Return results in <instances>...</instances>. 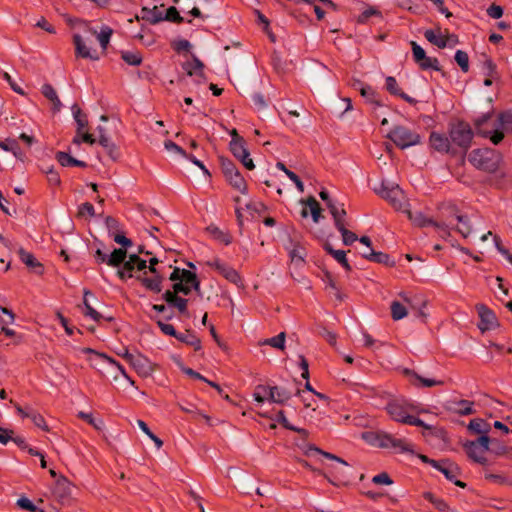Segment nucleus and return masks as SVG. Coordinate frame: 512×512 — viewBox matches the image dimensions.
<instances>
[{
  "mask_svg": "<svg viewBox=\"0 0 512 512\" xmlns=\"http://www.w3.org/2000/svg\"><path fill=\"white\" fill-rule=\"evenodd\" d=\"M468 161L477 170L494 174L503 162L502 154L492 148H476L468 155Z\"/></svg>",
  "mask_w": 512,
  "mask_h": 512,
  "instance_id": "1",
  "label": "nucleus"
},
{
  "mask_svg": "<svg viewBox=\"0 0 512 512\" xmlns=\"http://www.w3.org/2000/svg\"><path fill=\"white\" fill-rule=\"evenodd\" d=\"M362 439L368 444L382 449H392L398 453L414 454L412 446L403 439H398L385 431H366Z\"/></svg>",
  "mask_w": 512,
  "mask_h": 512,
  "instance_id": "2",
  "label": "nucleus"
},
{
  "mask_svg": "<svg viewBox=\"0 0 512 512\" xmlns=\"http://www.w3.org/2000/svg\"><path fill=\"white\" fill-rule=\"evenodd\" d=\"M448 135L452 145L459 150L462 160L471 147L474 131L464 120L456 119L448 123Z\"/></svg>",
  "mask_w": 512,
  "mask_h": 512,
  "instance_id": "3",
  "label": "nucleus"
},
{
  "mask_svg": "<svg viewBox=\"0 0 512 512\" xmlns=\"http://www.w3.org/2000/svg\"><path fill=\"white\" fill-rule=\"evenodd\" d=\"M386 137L401 150L419 145L422 142L419 133L403 125H395Z\"/></svg>",
  "mask_w": 512,
  "mask_h": 512,
  "instance_id": "4",
  "label": "nucleus"
},
{
  "mask_svg": "<svg viewBox=\"0 0 512 512\" xmlns=\"http://www.w3.org/2000/svg\"><path fill=\"white\" fill-rule=\"evenodd\" d=\"M376 194L388 201L396 210H402L404 193L397 184L382 181L380 188H374Z\"/></svg>",
  "mask_w": 512,
  "mask_h": 512,
  "instance_id": "5",
  "label": "nucleus"
},
{
  "mask_svg": "<svg viewBox=\"0 0 512 512\" xmlns=\"http://www.w3.org/2000/svg\"><path fill=\"white\" fill-rule=\"evenodd\" d=\"M429 145L439 153L449 154L452 157L459 155V150L452 145L450 137L443 133L432 131L429 135Z\"/></svg>",
  "mask_w": 512,
  "mask_h": 512,
  "instance_id": "6",
  "label": "nucleus"
},
{
  "mask_svg": "<svg viewBox=\"0 0 512 512\" xmlns=\"http://www.w3.org/2000/svg\"><path fill=\"white\" fill-rule=\"evenodd\" d=\"M128 252L126 249L115 248L109 255L98 248L94 253L96 263H106L111 267L119 268L121 264L127 259Z\"/></svg>",
  "mask_w": 512,
  "mask_h": 512,
  "instance_id": "7",
  "label": "nucleus"
},
{
  "mask_svg": "<svg viewBox=\"0 0 512 512\" xmlns=\"http://www.w3.org/2000/svg\"><path fill=\"white\" fill-rule=\"evenodd\" d=\"M476 309L479 316L477 326L482 332L492 330L498 326L497 317L491 309L484 304L477 305Z\"/></svg>",
  "mask_w": 512,
  "mask_h": 512,
  "instance_id": "8",
  "label": "nucleus"
},
{
  "mask_svg": "<svg viewBox=\"0 0 512 512\" xmlns=\"http://www.w3.org/2000/svg\"><path fill=\"white\" fill-rule=\"evenodd\" d=\"M208 265L217 270V272L221 274L226 280L235 284L237 287L243 286V281L240 274L233 267L221 262L219 259L208 262Z\"/></svg>",
  "mask_w": 512,
  "mask_h": 512,
  "instance_id": "9",
  "label": "nucleus"
},
{
  "mask_svg": "<svg viewBox=\"0 0 512 512\" xmlns=\"http://www.w3.org/2000/svg\"><path fill=\"white\" fill-rule=\"evenodd\" d=\"M402 373L409 379V383L416 388L434 387L443 385L444 381L425 378L410 368H403Z\"/></svg>",
  "mask_w": 512,
  "mask_h": 512,
  "instance_id": "10",
  "label": "nucleus"
},
{
  "mask_svg": "<svg viewBox=\"0 0 512 512\" xmlns=\"http://www.w3.org/2000/svg\"><path fill=\"white\" fill-rule=\"evenodd\" d=\"M389 416L397 422L406 423L408 414V406L399 400L389 401L385 407Z\"/></svg>",
  "mask_w": 512,
  "mask_h": 512,
  "instance_id": "11",
  "label": "nucleus"
},
{
  "mask_svg": "<svg viewBox=\"0 0 512 512\" xmlns=\"http://www.w3.org/2000/svg\"><path fill=\"white\" fill-rule=\"evenodd\" d=\"M167 304L169 308H176L178 312L182 315L188 316V302L187 298H183L179 295H176L170 290H166L161 297Z\"/></svg>",
  "mask_w": 512,
  "mask_h": 512,
  "instance_id": "12",
  "label": "nucleus"
},
{
  "mask_svg": "<svg viewBox=\"0 0 512 512\" xmlns=\"http://www.w3.org/2000/svg\"><path fill=\"white\" fill-rule=\"evenodd\" d=\"M141 19L146 20L151 24H157L161 21H169L176 24H181L184 22V18L180 15L179 11L174 6H170L166 10L164 16L162 13H158L157 15H154V17L141 16Z\"/></svg>",
  "mask_w": 512,
  "mask_h": 512,
  "instance_id": "13",
  "label": "nucleus"
},
{
  "mask_svg": "<svg viewBox=\"0 0 512 512\" xmlns=\"http://www.w3.org/2000/svg\"><path fill=\"white\" fill-rule=\"evenodd\" d=\"M130 365L136 371V373L143 378L151 376L152 373L154 372L153 363L147 357L140 353L135 355Z\"/></svg>",
  "mask_w": 512,
  "mask_h": 512,
  "instance_id": "14",
  "label": "nucleus"
},
{
  "mask_svg": "<svg viewBox=\"0 0 512 512\" xmlns=\"http://www.w3.org/2000/svg\"><path fill=\"white\" fill-rule=\"evenodd\" d=\"M409 219L418 227L433 226L436 229H443L447 232V225L434 221L432 218L426 217L421 211H407Z\"/></svg>",
  "mask_w": 512,
  "mask_h": 512,
  "instance_id": "15",
  "label": "nucleus"
},
{
  "mask_svg": "<svg viewBox=\"0 0 512 512\" xmlns=\"http://www.w3.org/2000/svg\"><path fill=\"white\" fill-rule=\"evenodd\" d=\"M81 351L84 354H93L97 358H99L101 361L115 366L119 370V372L123 375V377L129 381V383L131 385L135 384L134 380L126 373L125 368L117 360H115L114 358L108 356L105 353L98 352L95 349H92V348H89V347L82 348Z\"/></svg>",
  "mask_w": 512,
  "mask_h": 512,
  "instance_id": "16",
  "label": "nucleus"
},
{
  "mask_svg": "<svg viewBox=\"0 0 512 512\" xmlns=\"http://www.w3.org/2000/svg\"><path fill=\"white\" fill-rule=\"evenodd\" d=\"M54 496L62 503L70 499L71 497V483L63 475H60L55 482L53 489Z\"/></svg>",
  "mask_w": 512,
  "mask_h": 512,
  "instance_id": "17",
  "label": "nucleus"
},
{
  "mask_svg": "<svg viewBox=\"0 0 512 512\" xmlns=\"http://www.w3.org/2000/svg\"><path fill=\"white\" fill-rule=\"evenodd\" d=\"M153 277H144L141 275L136 276V279L144 286L147 290L153 293H160L162 291V282L164 280L163 275L157 269L156 273H152Z\"/></svg>",
  "mask_w": 512,
  "mask_h": 512,
  "instance_id": "18",
  "label": "nucleus"
},
{
  "mask_svg": "<svg viewBox=\"0 0 512 512\" xmlns=\"http://www.w3.org/2000/svg\"><path fill=\"white\" fill-rule=\"evenodd\" d=\"M385 88L391 95L398 96L411 105H416L418 102L416 99L410 97L408 94L401 90V88L398 86L396 78L393 76L386 77Z\"/></svg>",
  "mask_w": 512,
  "mask_h": 512,
  "instance_id": "19",
  "label": "nucleus"
},
{
  "mask_svg": "<svg viewBox=\"0 0 512 512\" xmlns=\"http://www.w3.org/2000/svg\"><path fill=\"white\" fill-rule=\"evenodd\" d=\"M73 43L75 45V55L76 57H81L85 59H90L96 61L99 59L96 51L91 52V50L86 46L83 38L79 34H75L73 36Z\"/></svg>",
  "mask_w": 512,
  "mask_h": 512,
  "instance_id": "20",
  "label": "nucleus"
},
{
  "mask_svg": "<svg viewBox=\"0 0 512 512\" xmlns=\"http://www.w3.org/2000/svg\"><path fill=\"white\" fill-rule=\"evenodd\" d=\"M357 83L360 85L359 92L361 96L365 98L368 103L373 105L374 110L377 107L384 106L379 94L370 85L364 84L361 81H357Z\"/></svg>",
  "mask_w": 512,
  "mask_h": 512,
  "instance_id": "21",
  "label": "nucleus"
},
{
  "mask_svg": "<svg viewBox=\"0 0 512 512\" xmlns=\"http://www.w3.org/2000/svg\"><path fill=\"white\" fill-rule=\"evenodd\" d=\"M20 260L30 268L34 273L41 275L44 271L43 265L34 257V255L23 248L18 250Z\"/></svg>",
  "mask_w": 512,
  "mask_h": 512,
  "instance_id": "22",
  "label": "nucleus"
},
{
  "mask_svg": "<svg viewBox=\"0 0 512 512\" xmlns=\"http://www.w3.org/2000/svg\"><path fill=\"white\" fill-rule=\"evenodd\" d=\"M463 448L469 459L474 461L475 463L486 465L488 460L483 456L484 453L479 452V447L472 440H466L463 443Z\"/></svg>",
  "mask_w": 512,
  "mask_h": 512,
  "instance_id": "23",
  "label": "nucleus"
},
{
  "mask_svg": "<svg viewBox=\"0 0 512 512\" xmlns=\"http://www.w3.org/2000/svg\"><path fill=\"white\" fill-rule=\"evenodd\" d=\"M361 256L371 262L384 264L389 267H393L395 265V261L390 257V255L381 251L377 252L370 249L367 253H361Z\"/></svg>",
  "mask_w": 512,
  "mask_h": 512,
  "instance_id": "24",
  "label": "nucleus"
},
{
  "mask_svg": "<svg viewBox=\"0 0 512 512\" xmlns=\"http://www.w3.org/2000/svg\"><path fill=\"white\" fill-rule=\"evenodd\" d=\"M226 181L229 183V185L239 191L240 193L242 194H246L247 193V183H246V180L244 179V177L242 176V174L240 173V171L237 169H235L231 175L230 174H227L224 176Z\"/></svg>",
  "mask_w": 512,
  "mask_h": 512,
  "instance_id": "25",
  "label": "nucleus"
},
{
  "mask_svg": "<svg viewBox=\"0 0 512 512\" xmlns=\"http://www.w3.org/2000/svg\"><path fill=\"white\" fill-rule=\"evenodd\" d=\"M0 148L4 151L11 152L18 160L24 161L26 158L24 151L21 149L16 139L6 138L0 141Z\"/></svg>",
  "mask_w": 512,
  "mask_h": 512,
  "instance_id": "26",
  "label": "nucleus"
},
{
  "mask_svg": "<svg viewBox=\"0 0 512 512\" xmlns=\"http://www.w3.org/2000/svg\"><path fill=\"white\" fill-rule=\"evenodd\" d=\"M323 249L331 255L347 272L352 270L351 265L349 264L346 251L344 250H335L329 242H326L323 245Z\"/></svg>",
  "mask_w": 512,
  "mask_h": 512,
  "instance_id": "27",
  "label": "nucleus"
},
{
  "mask_svg": "<svg viewBox=\"0 0 512 512\" xmlns=\"http://www.w3.org/2000/svg\"><path fill=\"white\" fill-rule=\"evenodd\" d=\"M436 469L444 474L446 479L449 481H454V479L460 475V468L458 465L450 462L449 460L438 461V468Z\"/></svg>",
  "mask_w": 512,
  "mask_h": 512,
  "instance_id": "28",
  "label": "nucleus"
},
{
  "mask_svg": "<svg viewBox=\"0 0 512 512\" xmlns=\"http://www.w3.org/2000/svg\"><path fill=\"white\" fill-rule=\"evenodd\" d=\"M291 397V391L287 390L286 388L279 386H271V393L270 397H268V401L282 405L286 403L288 400H290Z\"/></svg>",
  "mask_w": 512,
  "mask_h": 512,
  "instance_id": "29",
  "label": "nucleus"
},
{
  "mask_svg": "<svg viewBox=\"0 0 512 512\" xmlns=\"http://www.w3.org/2000/svg\"><path fill=\"white\" fill-rule=\"evenodd\" d=\"M176 339L193 347L195 351H200L202 349L200 338L191 329L186 330L185 333L178 332V337H176Z\"/></svg>",
  "mask_w": 512,
  "mask_h": 512,
  "instance_id": "30",
  "label": "nucleus"
},
{
  "mask_svg": "<svg viewBox=\"0 0 512 512\" xmlns=\"http://www.w3.org/2000/svg\"><path fill=\"white\" fill-rule=\"evenodd\" d=\"M41 93L43 94V96L45 98H47L52 103L53 112L60 111V109L62 107V103H61L55 89L53 88V86L51 84H49V83L43 84L41 87Z\"/></svg>",
  "mask_w": 512,
  "mask_h": 512,
  "instance_id": "31",
  "label": "nucleus"
},
{
  "mask_svg": "<svg viewBox=\"0 0 512 512\" xmlns=\"http://www.w3.org/2000/svg\"><path fill=\"white\" fill-rule=\"evenodd\" d=\"M329 212L333 217L334 225L338 231L346 227L347 223L345 217L347 213L343 208V204L341 208H338L336 205H329Z\"/></svg>",
  "mask_w": 512,
  "mask_h": 512,
  "instance_id": "32",
  "label": "nucleus"
},
{
  "mask_svg": "<svg viewBox=\"0 0 512 512\" xmlns=\"http://www.w3.org/2000/svg\"><path fill=\"white\" fill-rule=\"evenodd\" d=\"M290 244L292 245V248H286L289 250L291 261L304 264L305 257L307 256L305 247H303L299 242H294L292 239H290Z\"/></svg>",
  "mask_w": 512,
  "mask_h": 512,
  "instance_id": "33",
  "label": "nucleus"
},
{
  "mask_svg": "<svg viewBox=\"0 0 512 512\" xmlns=\"http://www.w3.org/2000/svg\"><path fill=\"white\" fill-rule=\"evenodd\" d=\"M278 423H280L284 428L299 433L303 438H307L309 433L304 428L296 427L289 423L285 416V412L283 410H279L274 418Z\"/></svg>",
  "mask_w": 512,
  "mask_h": 512,
  "instance_id": "34",
  "label": "nucleus"
},
{
  "mask_svg": "<svg viewBox=\"0 0 512 512\" xmlns=\"http://www.w3.org/2000/svg\"><path fill=\"white\" fill-rule=\"evenodd\" d=\"M207 232L217 241L223 243L224 245H229L232 243V236L225 231H222L219 227L215 225H209L207 227Z\"/></svg>",
  "mask_w": 512,
  "mask_h": 512,
  "instance_id": "35",
  "label": "nucleus"
},
{
  "mask_svg": "<svg viewBox=\"0 0 512 512\" xmlns=\"http://www.w3.org/2000/svg\"><path fill=\"white\" fill-rule=\"evenodd\" d=\"M92 34L97 36V39L101 45V48L103 50V53L107 50V47L110 42V38L113 34V30L109 26H103L101 31L98 33L96 29L90 30Z\"/></svg>",
  "mask_w": 512,
  "mask_h": 512,
  "instance_id": "36",
  "label": "nucleus"
},
{
  "mask_svg": "<svg viewBox=\"0 0 512 512\" xmlns=\"http://www.w3.org/2000/svg\"><path fill=\"white\" fill-rule=\"evenodd\" d=\"M491 426L482 418L472 419L468 424V430L475 434H488Z\"/></svg>",
  "mask_w": 512,
  "mask_h": 512,
  "instance_id": "37",
  "label": "nucleus"
},
{
  "mask_svg": "<svg viewBox=\"0 0 512 512\" xmlns=\"http://www.w3.org/2000/svg\"><path fill=\"white\" fill-rule=\"evenodd\" d=\"M312 453L320 454L329 460H334V461H337L338 463L343 464L344 466H349V464L344 459L338 457L337 455L332 454L330 452L323 451L313 444H309L307 446V449L305 450V455L310 456V455H312Z\"/></svg>",
  "mask_w": 512,
  "mask_h": 512,
  "instance_id": "38",
  "label": "nucleus"
},
{
  "mask_svg": "<svg viewBox=\"0 0 512 512\" xmlns=\"http://www.w3.org/2000/svg\"><path fill=\"white\" fill-rule=\"evenodd\" d=\"M302 204H305L310 209L312 219L315 223H318L321 218V206L314 196H309L306 200H301Z\"/></svg>",
  "mask_w": 512,
  "mask_h": 512,
  "instance_id": "39",
  "label": "nucleus"
},
{
  "mask_svg": "<svg viewBox=\"0 0 512 512\" xmlns=\"http://www.w3.org/2000/svg\"><path fill=\"white\" fill-rule=\"evenodd\" d=\"M71 109L73 112L74 120L77 124V134H80L81 131L88 126L87 115L82 112L77 104H73Z\"/></svg>",
  "mask_w": 512,
  "mask_h": 512,
  "instance_id": "40",
  "label": "nucleus"
},
{
  "mask_svg": "<svg viewBox=\"0 0 512 512\" xmlns=\"http://www.w3.org/2000/svg\"><path fill=\"white\" fill-rule=\"evenodd\" d=\"M424 37L440 49H444L448 45L449 38H446V36H437L432 29L426 30L424 32Z\"/></svg>",
  "mask_w": 512,
  "mask_h": 512,
  "instance_id": "41",
  "label": "nucleus"
},
{
  "mask_svg": "<svg viewBox=\"0 0 512 512\" xmlns=\"http://www.w3.org/2000/svg\"><path fill=\"white\" fill-rule=\"evenodd\" d=\"M276 167L283 171L287 176L288 178L293 181L297 187V189L299 190V192L303 193L304 192V184L303 182L301 181L300 177L294 173L293 171L289 170L284 163L282 162H277L276 163Z\"/></svg>",
  "mask_w": 512,
  "mask_h": 512,
  "instance_id": "42",
  "label": "nucleus"
},
{
  "mask_svg": "<svg viewBox=\"0 0 512 512\" xmlns=\"http://www.w3.org/2000/svg\"><path fill=\"white\" fill-rule=\"evenodd\" d=\"M151 319L156 322L157 326L160 328L163 334L174 338L178 337V331L175 329L173 325L165 323L158 316H151Z\"/></svg>",
  "mask_w": 512,
  "mask_h": 512,
  "instance_id": "43",
  "label": "nucleus"
},
{
  "mask_svg": "<svg viewBox=\"0 0 512 512\" xmlns=\"http://www.w3.org/2000/svg\"><path fill=\"white\" fill-rule=\"evenodd\" d=\"M498 126L506 132H512V110L503 111L498 115Z\"/></svg>",
  "mask_w": 512,
  "mask_h": 512,
  "instance_id": "44",
  "label": "nucleus"
},
{
  "mask_svg": "<svg viewBox=\"0 0 512 512\" xmlns=\"http://www.w3.org/2000/svg\"><path fill=\"white\" fill-rule=\"evenodd\" d=\"M423 497L431 504H433L434 507L440 512H446L449 510L448 504L443 499L437 498L433 493L424 492Z\"/></svg>",
  "mask_w": 512,
  "mask_h": 512,
  "instance_id": "45",
  "label": "nucleus"
},
{
  "mask_svg": "<svg viewBox=\"0 0 512 512\" xmlns=\"http://www.w3.org/2000/svg\"><path fill=\"white\" fill-rule=\"evenodd\" d=\"M121 58L128 65H131V66H139V65H141V63L143 61L142 55L139 52H132V51H122Z\"/></svg>",
  "mask_w": 512,
  "mask_h": 512,
  "instance_id": "46",
  "label": "nucleus"
},
{
  "mask_svg": "<svg viewBox=\"0 0 512 512\" xmlns=\"http://www.w3.org/2000/svg\"><path fill=\"white\" fill-rule=\"evenodd\" d=\"M271 393V386L259 384L255 387L253 397L254 400L258 403H264L265 400H268Z\"/></svg>",
  "mask_w": 512,
  "mask_h": 512,
  "instance_id": "47",
  "label": "nucleus"
},
{
  "mask_svg": "<svg viewBox=\"0 0 512 512\" xmlns=\"http://www.w3.org/2000/svg\"><path fill=\"white\" fill-rule=\"evenodd\" d=\"M134 270H136L135 265L125 260L117 270L116 274L122 281H126L128 278L133 277Z\"/></svg>",
  "mask_w": 512,
  "mask_h": 512,
  "instance_id": "48",
  "label": "nucleus"
},
{
  "mask_svg": "<svg viewBox=\"0 0 512 512\" xmlns=\"http://www.w3.org/2000/svg\"><path fill=\"white\" fill-rule=\"evenodd\" d=\"M472 441L479 447L480 453H485L491 450L490 444L494 445L496 439H491L487 434H481L476 440Z\"/></svg>",
  "mask_w": 512,
  "mask_h": 512,
  "instance_id": "49",
  "label": "nucleus"
},
{
  "mask_svg": "<svg viewBox=\"0 0 512 512\" xmlns=\"http://www.w3.org/2000/svg\"><path fill=\"white\" fill-rule=\"evenodd\" d=\"M407 315L406 307L399 301H393L391 303V316L395 321L403 319Z\"/></svg>",
  "mask_w": 512,
  "mask_h": 512,
  "instance_id": "50",
  "label": "nucleus"
},
{
  "mask_svg": "<svg viewBox=\"0 0 512 512\" xmlns=\"http://www.w3.org/2000/svg\"><path fill=\"white\" fill-rule=\"evenodd\" d=\"M456 219L459 223L462 224L461 227H459L457 229V231L463 236V237H468V235L471 233L472 231V227L470 225V220H469V217L467 215H462V214H456Z\"/></svg>",
  "mask_w": 512,
  "mask_h": 512,
  "instance_id": "51",
  "label": "nucleus"
},
{
  "mask_svg": "<svg viewBox=\"0 0 512 512\" xmlns=\"http://www.w3.org/2000/svg\"><path fill=\"white\" fill-rule=\"evenodd\" d=\"M285 338H286V334L285 332H280L278 335L272 337V338H268V339H265L263 341V344L264 345H270L274 348H277V349H280V350H284L285 348Z\"/></svg>",
  "mask_w": 512,
  "mask_h": 512,
  "instance_id": "52",
  "label": "nucleus"
},
{
  "mask_svg": "<svg viewBox=\"0 0 512 512\" xmlns=\"http://www.w3.org/2000/svg\"><path fill=\"white\" fill-rule=\"evenodd\" d=\"M229 149L231 151V153L233 154V156L235 158H239L240 156H242L243 154L247 153L248 152V149L246 147V141L243 140V141H240V142H236V141H230L229 143Z\"/></svg>",
  "mask_w": 512,
  "mask_h": 512,
  "instance_id": "53",
  "label": "nucleus"
},
{
  "mask_svg": "<svg viewBox=\"0 0 512 512\" xmlns=\"http://www.w3.org/2000/svg\"><path fill=\"white\" fill-rule=\"evenodd\" d=\"M454 59L461 68L462 72L466 73L469 71V56L465 51L457 50Z\"/></svg>",
  "mask_w": 512,
  "mask_h": 512,
  "instance_id": "54",
  "label": "nucleus"
},
{
  "mask_svg": "<svg viewBox=\"0 0 512 512\" xmlns=\"http://www.w3.org/2000/svg\"><path fill=\"white\" fill-rule=\"evenodd\" d=\"M137 424L139 428L155 443L158 449L163 446V441L150 430L143 420H137Z\"/></svg>",
  "mask_w": 512,
  "mask_h": 512,
  "instance_id": "55",
  "label": "nucleus"
},
{
  "mask_svg": "<svg viewBox=\"0 0 512 512\" xmlns=\"http://www.w3.org/2000/svg\"><path fill=\"white\" fill-rule=\"evenodd\" d=\"M482 71L488 77L497 78V66L489 57H486V59L483 61Z\"/></svg>",
  "mask_w": 512,
  "mask_h": 512,
  "instance_id": "56",
  "label": "nucleus"
},
{
  "mask_svg": "<svg viewBox=\"0 0 512 512\" xmlns=\"http://www.w3.org/2000/svg\"><path fill=\"white\" fill-rule=\"evenodd\" d=\"M42 171L46 174L50 186H59L61 184L60 175L53 166L47 169L42 168Z\"/></svg>",
  "mask_w": 512,
  "mask_h": 512,
  "instance_id": "57",
  "label": "nucleus"
},
{
  "mask_svg": "<svg viewBox=\"0 0 512 512\" xmlns=\"http://www.w3.org/2000/svg\"><path fill=\"white\" fill-rule=\"evenodd\" d=\"M55 159L58 161V163L63 167H71L74 166L75 159L72 157L69 153L58 151L55 154Z\"/></svg>",
  "mask_w": 512,
  "mask_h": 512,
  "instance_id": "58",
  "label": "nucleus"
},
{
  "mask_svg": "<svg viewBox=\"0 0 512 512\" xmlns=\"http://www.w3.org/2000/svg\"><path fill=\"white\" fill-rule=\"evenodd\" d=\"M458 409L457 413L461 416H467L472 415L475 413V410L473 409L474 403L469 400H460L458 403Z\"/></svg>",
  "mask_w": 512,
  "mask_h": 512,
  "instance_id": "59",
  "label": "nucleus"
},
{
  "mask_svg": "<svg viewBox=\"0 0 512 512\" xmlns=\"http://www.w3.org/2000/svg\"><path fill=\"white\" fill-rule=\"evenodd\" d=\"M219 164H220V168H221V171L223 173V175H227V174H230L235 170L237 169L235 163L227 158V157H224V156H219Z\"/></svg>",
  "mask_w": 512,
  "mask_h": 512,
  "instance_id": "60",
  "label": "nucleus"
},
{
  "mask_svg": "<svg viewBox=\"0 0 512 512\" xmlns=\"http://www.w3.org/2000/svg\"><path fill=\"white\" fill-rule=\"evenodd\" d=\"M78 417L80 419H83L87 423H89L91 426H93L97 430H101L104 425V423L101 419L94 418L91 413H85V412L80 411L78 413Z\"/></svg>",
  "mask_w": 512,
  "mask_h": 512,
  "instance_id": "61",
  "label": "nucleus"
},
{
  "mask_svg": "<svg viewBox=\"0 0 512 512\" xmlns=\"http://www.w3.org/2000/svg\"><path fill=\"white\" fill-rule=\"evenodd\" d=\"M113 240L120 245L122 249H128L133 245V242L130 238L126 237L124 232L119 231L117 233H113L112 236Z\"/></svg>",
  "mask_w": 512,
  "mask_h": 512,
  "instance_id": "62",
  "label": "nucleus"
},
{
  "mask_svg": "<svg viewBox=\"0 0 512 512\" xmlns=\"http://www.w3.org/2000/svg\"><path fill=\"white\" fill-rule=\"evenodd\" d=\"M372 16H378V17H381V12L379 10H377L376 8L374 7H369L367 9H365L357 18V22L360 23V24H365L367 23V21L369 20L370 17Z\"/></svg>",
  "mask_w": 512,
  "mask_h": 512,
  "instance_id": "63",
  "label": "nucleus"
},
{
  "mask_svg": "<svg viewBox=\"0 0 512 512\" xmlns=\"http://www.w3.org/2000/svg\"><path fill=\"white\" fill-rule=\"evenodd\" d=\"M17 506L23 510H27L29 512H40L42 509L38 508L30 499L26 497H21L17 500Z\"/></svg>",
  "mask_w": 512,
  "mask_h": 512,
  "instance_id": "64",
  "label": "nucleus"
}]
</instances>
